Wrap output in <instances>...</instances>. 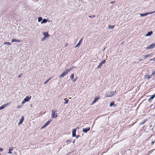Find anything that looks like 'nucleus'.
<instances>
[{
  "instance_id": "f257e3e1",
  "label": "nucleus",
  "mask_w": 155,
  "mask_h": 155,
  "mask_svg": "<svg viewBox=\"0 0 155 155\" xmlns=\"http://www.w3.org/2000/svg\"><path fill=\"white\" fill-rule=\"evenodd\" d=\"M57 110H52V113L51 114V117L52 118H56L57 117V114L56 113Z\"/></svg>"
},
{
  "instance_id": "f03ea898",
  "label": "nucleus",
  "mask_w": 155,
  "mask_h": 155,
  "mask_svg": "<svg viewBox=\"0 0 155 155\" xmlns=\"http://www.w3.org/2000/svg\"><path fill=\"white\" fill-rule=\"evenodd\" d=\"M31 96H27L23 100L21 103L22 104H23L25 102L29 101L31 99Z\"/></svg>"
},
{
  "instance_id": "7ed1b4c3",
  "label": "nucleus",
  "mask_w": 155,
  "mask_h": 155,
  "mask_svg": "<svg viewBox=\"0 0 155 155\" xmlns=\"http://www.w3.org/2000/svg\"><path fill=\"white\" fill-rule=\"evenodd\" d=\"M115 92H114L113 91H110V94H106L105 96L106 97H111L113 96Z\"/></svg>"
},
{
  "instance_id": "20e7f679",
  "label": "nucleus",
  "mask_w": 155,
  "mask_h": 155,
  "mask_svg": "<svg viewBox=\"0 0 155 155\" xmlns=\"http://www.w3.org/2000/svg\"><path fill=\"white\" fill-rule=\"evenodd\" d=\"M155 47V44L152 43L146 48V49H150L153 48Z\"/></svg>"
},
{
  "instance_id": "39448f33",
  "label": "nucleus",
  "mask_w": 155,
  "mask_h": 155,
  "mask_svg": "<svg viewBox=\"0 0 155 155\" xmlns=\"http://www.w3.org/2000/svg\"><path fill=\"white\" fill-rule=\"evenodd\" d=\"M155 12V11L153 12H148L147 13H145L144 14H140V15L141 16H146L148 14H152Z\"/></svg>"
},
{
  "instance_id": "423d86ee",
  "label": "nucleus",
  "mask_w": 155,
  "mask_h": 155,
  "mask_svg": "<svg viewBox=\"0 0 155 155\" xmlns=\"http://www.w3.org/2000/svg\"><path fill=\"white\" fill-rule=\"evenodd\" d=\"M68 73L67 72L66 70L64 71L59 76V78H61L63 77L64 75H66Z\"/></svg>"
},
{
  "instance_id": "0eeeda50",
  "label": "nucleus",
  "mask_w": 155,
  "mask_h": 155,
  "mask_svg": "<svg viewBox=\"0 0 155 155\" xmlns=\"http://www.w3.org/2000/svg\"><path fill=\"white\" fill-rule=\"evenodd\" d=\"M10 103V102H9L6 104H4L2 106L0 107V110H2L3 109L4 107L8 106L9 104Z\"/></svg>"
},
{
  "instance_id": "6e6552de",
  "label": "nucleus",
  "mask_w": 155,
  "mask_h": 155,
  "mask_svg": "<svg viewBox=\"0 0 155 155\" xmlns=\"http://www.w3.org/2000/svg\"><path fill=\"white\" fill-rule=\"evenodd\" d=\"M76 130L75 129H74L72 130V136L73 137L76 136Z\"/></svg>"
},
{
  "instance_id": "1a4fd4ad",
  "label": "nucleus",
  "mask_w": 155,
  "mask_h": 155,
  "mask_svg": "<svg viewBox=\"0 0 155 155\" xmlns=\"http://www.w3.org/2000/svg\"><path fill=\"white\" fill-rule=\"evenodd\" d=\"M90 130V127H88L87 128L83 129V131L84 132L86 133L88 131H89Z\"/></svg>"
},
{
  "instance_id": "9d476101",
  "label": "nucleus",
  "mask_w": 155,
  "mask_h": 155,
  "mask_svg": "<svg viewBox=\"0 0 155 155\" xmlns=\"http://www.w3.org/2000/svg\"><path fill=\"white\" fill-rule=\"evenodd\" d=\"M24 117L22 116L21 117V119L20 120L19 122L18 123L19 124H21L22 123L23 121L24 120Z\"/></svg>"
},
{
  "instance_id": "9b49d317",
  "label": "nucleus",
  "mask_w": 155,
  "mask_h": 155,
  "mask_svg": "<svg viewBox=\"0 0 155 155\" xmlns=\"http://www.w3.org/2000/svg\"><path fill=\"white\" fill-rule=\"evenodd\" d=\"M83 40V38H81L80 40V41L78 42V43L76 45L75 47H78L81 44V43L82 42Z\"/></svg>"
},
{
  "instance_id": "f8f14e48",
  "label": "nucleus",
  "mask_w": 155,
  "mask_h": 155,
  "mask_svg": "<svg viewBox=\"0 0 155 155\" xmlns=\"http://www.w3.org/2000/svg\"><path fill=\"white\" fill-rule=\"evenodd\" d=\"M43 35L46 38L48 37L49 36V35H48V32H44L43 33Z\"/></svg>"
},
{
  "instance_id": "ddd939ff",
  "label": "nucleus",
  "mask_w": 155,
  "mask_h": 155,
  "mask_svg": "<svg viewBox=\"0 0 155 155\" xmlns=\"http://www.w3.org/2000/svg\"><path fill=\"white\" fill-rule=\"evenodd\" d=\"M21 41L19 40H17L15 39H12V42H20Z\"/></svg>"
},
{
  "instance_id": "4468645a",
  "label": "nucleus",
  "mask_w": 155,
  "mask_h": 155,
  "mask_svg": "<svg viewBox=\"0 0 155 155\" xmlns=\"http://www.w3.org/2000/svg\"><path fill=\"white\" fill-rule=\"evenodd\" d=\"M155 97V93L153 95H152L151 97L148 99V101H149L150 100L153 99Z\"/></svg>"
},
{
  "instance_id": "2eb2a0df",
  "label": "nucleus",
  "mask_w": 155,
  "mask_h": 155,
  "mask_svg": "<svg viewBox=\"0 0 155 155\" xmlns=\"http://www.w3.org/2000/svg\"><path fill=\"white\" fill-rule=\"evenodd\" d=\"M74 67H70L68 69L66 70V71L67 72H69L71 70H72L74 68Z\"/></svg>"
},
{
  "instance_id": "dca6fc26",
  "label": "nucleus",
  "mask_w": 155,
  "mask_h": 155,
  "mask_svg": "<svg viewBox=\"0 0 155 155\" xmlns=\"http://www.w3.org/2000/svg\"><path fill=\"white\" fill-rule=\"evenodd\" d=\"M152 33H153V32H152V31L149 32L147 33V34H146V36H150L152 34Z\"/></svg>"
},
{
  "instance_id": "f3484780",
  "label": "nucleus",
  "mask_w": 155,
  "mask_h": 155,
  "mask_svg": "<svg viewBox=\"0 0 155 155\" xmlns=\"http://www.w3.org/2000/svg\"><path fill=\"white\" fill-rule=\"evenodd\" d=\"M147 121V119L144 120L143 121L141 122L139 124V125H141L144 124L146 121Z\"/></svg>"
},
{
  "instance_id": "a211bd4d",
  "label": "nucleus",
  "mask_w": 155,
  "mask_h": 155,
  "mask_svg": "<svg viewBox=\"0 0 155 155\" xmlns=\"http://www.w3.org/2000/svg\"><path fill=\"white\" fill-rule=\"evenodd\" d=\"M13 147L10 148L8 150V153H10V154L12 153L11 151L12 150H13Z\"/></svg>"
},
{
  "instance_id": "6ab92c4d",
  "label": "nucleus",
  "mask_w": 155,
  "mask_h": 155,
  "mask_svg": "<svg viewBox=\"0 0 155 155\" xmlns=\"http://www.w3.org/2000/svg\"><path fill=\"white\" fill-rule=\"evenodd\" d=\"M115 26V25H109L108 26V28L109 29H113L114 27Z\"/></svg>"
},
{
  "instance_id": "aec40b11",
  "label": "nucleus",
  "mask_w": 155,
  "mask_h": 155,
  "mask_svg": "<svg viewBox=\"0 0 155 155\" xmlns=\"http://www.w3.org/2000/svg\"><path fill=\"white\" fill-rule=\"evenodd\" d=\"M47 20L45 19H44L41 22V24L45 23L47 21Z\"/></svg>"
},
{
  "instance_id": "412c9836",
  "label": "nucleus",
  "mask_w": 155,
  "mask_h": 155,
  "mask_svg": "<svg viewBox=\"0 0 155 155\" xmlns=\"http://www.w3.org/2000/svg\"><path fill=\"white\" fill-rule=\"evenodd\" d=\"M64 100L65 101L64 102V104H66L68 103L69 101V100H68V99L65 98L64 99Z\"/></svg>"
},
{
  "instance_id": "4be33fe9",
  "label": "nucleus",
  "mask_w": 155,
  "mask_h": 155,
  "mask_svg": "<svg viewBox=\"0 0 155 155\" xmlns=\"http://www.w3.org/2000/svg\"><path fill=\"white\" fill-rule=\"evenodd\" d=\"M150 56V54H148L145 55L144 56V59H145L147 57H149Z\"/></svg>"
},
{
  "instance_id": "5701e85b",
  "label": "nucleus",
  "mask_w": 155,
  "mask_h": 155,
  "mask_svg": "<svg viewBox=\"0 0 155 155\" xmlns=\"http://www.w3.org/2000/svg\"><path fill=\"white\" fill-rule=\"evenodd\" d=\"M50 122H51V121H48L45 123V125L46 126H48V125H49V124Z\"/></svg>"
},
{
  "instance_id": "b1692460",
  "label": "nucleus",
  "mask_w": 155,
  "mask_h": 155,
  "mask_svg": "<svg viewBox=\"0 0 155 155\" xmlns=\"http://www.w3.org/2000/svg\"><path fill=\"white\" fill-rule=\"evenodd\" d=\"M74 78V74L73 73L71 74V76H70V78L71 80H73V79Z\"/></svg>"
},
{
  "instance_id": "393cba45",
  "label": "nucleus",
  "mask_w": 155,
  "mask_h": 155,
  "mask_svg": "<svg viewBox=\"0 0 155 155\" xmlns=\"http://www.w3.org/2000/svg\"><path fill=\"white\" fill-rule=\"evenodd\" d=\"M114 101H112L110 103V107H112L113 105H114Z\"/></svg>"
},
{
  "instance_id": "a878e982",
  "label": "nucleus",
  "mask_w": 155,
  "mask_h": 155,
  "mask_svg": "<svg viewBox=\"0 0 155 155\" xmlns=\"http://www.w3.org/2000/svg\"><path fill=\"white\" fill-rule=\"evenodd\" d=\"M102 66V64L100 63L99 64L98 66L97 67V68H100Z\"/></svg>"
},
{
  "instance_id": "bb28decb",
  "label": "nucleus",
  "mask_w": 155,
  "mask_h": 155,
  "mask_svg": "<svg viewBox=\"0 0 155 155\" xmlns=\"http://www.w3.org/2000/svg\"><path fill=\"white\" fill-rule=\"evenodd\" d=\"M99 98V97H96L94 98V101L96 102V101H97Z\"/></svg>"
},
{
  "instance_id": "cd10ccee",
  "label": "nucleus",
  "mask_w": 155,
  "mask_h": 155,
  "mask_svg": "<svg viewBox=\"0 0 155 155\" xmlns=\"http://www.w3.org/2000/svg\"><path fill=\"white\" fill-rule=\"evenodd\" d=\"M52 77H51L50 78L48 79L45 82L44 84H46L51 79V78H52Z\"/></svg>"
},
{
  "instance_id": "c85d7f7f",
  "label": "nucleus",
  "mask_w": 155,
  "mask_h": 155,
  "mask_svg": "<svg viewBox=\"0 0 155 155\" xmlns=\"http://www.w3.org/2000/svg\"><path fill=\"white\" fill-rule=\"evenodd\" d=\"M38 22H40L42 20V18L41 17H39L38 18Z\"/></svg>"
},
{
  "instance_id": "c756f323",
  "label": "nucleus",
  "mask_w": 155,
  "mask_h": 155,
  "mask_svg": "<svg viewBox=\"0 0 155 155\" xmlns=\"http://www.w3.org/2000/svg\"><path fill=\"white\" fill-rule=\"evenodd\" d=\"M4 44H7L8 45H11V44L9 42H5L4 43Z\"/></svg>"
},
{
  "instance_id": "7c9ffc66",
  "label": "nucleus",
  "mask_w": 155,
  "mask_h": 155,
  "mask_svg": "<svg viewBox=\"0 0 155 155\" xmlns=\"http://www.w3.org/2000/svg\"><path fill=\"white\" fill-rule=\"evenodd\" d=\"M106 62V61L105 60H103L101 62V63L102 64H104Z\"/></svg>"
},
{
  "instance_id": "2f4dec72",
  "label": "nucleus",
  "mask_w": 155,
  "mask_h": 155,
  "mask_svg": "<svg viewBox=\"0 0 155 155\" xmlns=\"http://www.w3.org/2000/svg\"><path fill=\"white\" fill-rule=\"evenodd\" d=\"M71 142V141L70 140H68L67 141L66 143L67 144H69Z\"/></svg>"
},
{
  "instance_id": "473e14b6",
  "label": "nucleus",
  "mask_w": 155,
  "mask_h": 155,
  "mask_svg": "<svg viewBox=\"0 0 155 155\" xmlns=\"http://www.w3.org/2000/svg\"><path fill=\"white\" fill-rule=\"evenodd\" d=\"M46 37H44L42 38L41 39V41H43L44 40H46Z\"/></svg>"
},
{
  "instance_id": "72a5a7b5",
  "label": "nucleus",
  "mask_w": 155,
  "mask_h": 155,
  "mask_svg": "<svg viewBox=\"0 0 155 155\" xmlns=\"http://www.w3.org/2000/svg\"><path fill=\"white\" fill-rule=\"evenodd\" d=\"M147 76V78L148 79H150V78L151 77H150V75H148Z\"/></svg>"
},
{
  "instance_id": "f704fd0d",
  "label": "nucleus",
  "mask_w": 155,
  "mask_h": 155,
  "mask_svg": "<svg viewBox=\"0 0 155 155\" xmlns=\"http://www.w3.org/2000/svg\"><path fill=\"white\" fill-rule=\"evenodd\" d=\"M95 17V15H90L89 16V18H93L94 17Z\"/></svg>"
},
{
  "instance_id": "c9c22d12",
  "label": "nucleus",
  "mask_w": 155,
  "mask_h": 155,
  "mask_svg": "<svg viewBox=\"0 0 155 155\" xmlns=\"http://www.w3.org/2000/svg\"><path fill=\"white\" fill-rule=\"evenodd\" d=\"M22 106V105H19L17 107L18 108H20Z\"/></svg>"
},
{
  "instance_id": "e433bc0d",
  "label": "nucleus",
  "mask_w": 155,
  "mask_h": 155,
  "mask_svg": "<svg viewBox=\"0 0 155 155\" xmlns=\"http://www.w3.org/2000/svg\"><path fill=\"white\" fill-rule=\"evenodd\" d=\"M46 126H45V124L43 126H42V127H41V128H45V127H46Z\"/></svg>"
},
{
  "instance_id": "4c0bfd02",
  "label": "nucleus",
  "mask_w": 155,
  "mask_h": 155,
  "mask_svg": "<svg viewBox=\"0 0 155 155\" xmlns=\"http://www.w3.org/2000/svg\"><path fill=\"white\" fill-rule=\"evenodd\" d=\"M22 74H20L19 75H18V78H20L21 77V76H22Z\"/></svg>"
},
{
  "instance_id": "58836bf2",
  "label": "nucleus",
  "mask_w": 155,
  "mask_h": 155,
  "mask_svg": "<svg viewBox=\"0 0 155 155\" xmlns=\"http://www.w3.org/2000/svg\"><path fill=\"white\" fill-rule=\"evenodd\" d=\"M154 141H152L151 142V143L152 144V145H153L154 143Z\"/></svg>"
},
{
  "instance_id": "ea45409f",
  "label": "nucleus",
  "mask_w": 155,
  "mask_h": 155,
  "mask_svg": "<svg viewBox=\"0 0 155 155\" xmlns=\"http://www.w3.org/2000/svg\"><path fill=\"white\" fill-rule=\"evenodd\" d=\"M3 150V149L2 148H0V152H2Z\"/></svg>"
},
{
  "instance_id": "a19ab883",
  "label": "nucleus",
  "mask_w": 155,
  "mask_h": 155,
  "mask_svg": "<svg viewBox=\"0 0 155 155\" xmlns=\"http://www.w3.org/2000/svg\"><path fill=\"white\" fill-rule=\"evenodd\" d=\"M154 74H155V71L152 73V74L154 75Z\"/></svg>"
},
{
  "instance_id": "79ce46f5",
  "label": "nucleus",
  "mask_w": 155,
  "mask_h": 155,
  "mask_svg": "<svg viewBox=\"0 0 155 155\" xmlns=\"http://www.w3.org/2000/svg\"><path fill=\"white\" fill-rule=\"evenodd\" d=\"M95 102H96V101L94 100V101H93V102L92 103L91 105L95 103Z\"/></svg>"
},
{
  "instance_id": "37998d69",
  "label": "nucleus",
  "mask_w": 155,
  "mask_h": 155,
  "mask_svg": "<svg viewBox=\"0 0 155 155\" xmlns=\"http://www.w3.org/2000/svg\"><path fill=\"white\" fill-rule=\"evenodd\" d=\"M77 79H73V81L74 82Z\"/></svg>"
},
{
  "instance_id": "c03bdc74",
  "label": "nucleus",
  "mask_w": 155,
  "mask_h": 155,
  "mask_svg": "<svg viewBox=\"0 0 155 155\" xmlns=\"http://www.w3.org/2000/svg\"><path fill=\"white\" fill-rule=\"evenodd\" d=\"M114 2H115L114 1H113V2H110V3H111V4L113 3H114Z\"/></svg>"
},
{
  "instance_id": "a18cd8bd",
  "label": "nucleus",
  "mask_w": 155,
  "mask_h": 155,
  "mask_svg": "<svg viewBox=\"0 0 155 155\" xmlns=\"http://www.w3.org/2000/svg\"><path fill=\"white\" fill-rule=\"evenodd\" d=\"M68 44H66L65 45V47H66V46H68Z\"/></svg>"
},
{
  "instance_id": "49530a36",
  "label": "nucleus",
  "mask_w": 155,
  "mask_h": 155,
  "mask_svg": "<svg viewBox=\"0 0 155 155\" xmlns=\"http://www.w3.org/2000/svg\"><path fill=\"white\" fill-rule=\"evenodd\" d=\"M153 61H155V57L153 58Z\"/></svg>"
},
{
  "instance_id": "de8ad7c7",
  "label": "nucleus",
  "mask_w": 155,
  "mask_h": 155,
  "mask_svg": "<svg viewBox=\"0 0 155 155\" xmlns=\"http://www.w3.org/2000/svg\"><path fill=\"white\" fill-rule=\"evenodd\" d=\"M1 155V154H0V155Z\"/></svg>"
}]
</instances>
